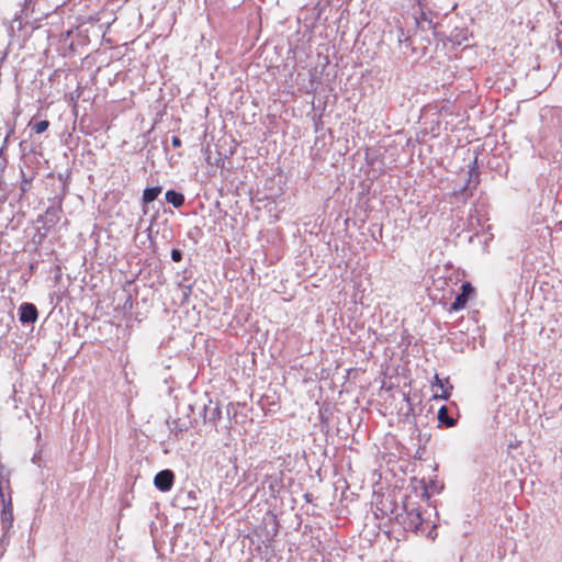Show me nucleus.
Masks as SVG:
<instances>
[{"instance_id": "5", "label": "nucleus", "mask_w": 562, "mask_h": 562, "mask_svg": "<svg viewBox=\"0 0 562 562\" xmlns=\"http://www.w3.org/2000/svg\"><path fill=\"white\" fill-rule=\"evenodd\" d=\"M175 482V474L171 470H162L155 475L154 484L161 492L171 490Z\"/></svg>"}, {"instance_id": "1", "label": "nucleus", "mask_w": 562, "mask_h": 562, "mask_svg": "<svg viewBox=\"0 0 562 562\" xmlns=\"http://www.w3.org/2000/svg\"><path fill=\"white\" fill-rule=\"evenodd\" d=\"M457 285L458 278L456 276H441L434 280L431 291L435 299H438L440 302H446L456 294Z\"/></svg>"}, {"instance_id": "7", "label": "nucleus", "mask_w": 562, "mask_h": 562, "mask_svg": "<svg viewBox=\"0 0 562 562\" xmlns=\"http://www.w3.org/2000/svg\"><path fill=\"white\" fill-rule=\"evenodd\" d=\"M38 317L37 308L32 303H23L19 308V319L23 324L35 323Z\"/></svg>"}, {"instance_id": "14", "label": "nucleus", "mask_w": 562, "mask_h": 562, "mask_svg": "<svg viewBox=\"0 0 562 562\" xmlns=\"http://www.w3.org/2000/svg\"><path fill=\"white\" fill-rule=\"evenodd\" d=\"M31 181L26 179L25 175L23 173V179L21 182V191L26 192L30 189Z\"/></svg>"}, {"instance_id": "16", "label": "nucleus", "mask_w": 562, "mask_h": 562, "mask_svg": "<svg viewBox=\"0 0 562 562\" xmlns=\"http://www.w3.org/2000/svg\"><path fill=\"white\" fill-rule=\"evenodd\" d=\"M220 418H221V409H220L218 407H215V408L212 411V413H211V417H210V419H212V420H214V422H215V420H217V419H220Z\"/></svg>"}, {"instance_id": "15", "label": "nucleus", "mask_w": 562, "mask_h": 562, "mask_svg": "<svg viewBox=\"0 0 562 562\" xmlns=\"http://www.w3.org/2000/svg\"><path fill=\"white\" fill-rule=\"evenodd\" d=\"M171 259H172V261H175V262H179V261H181V259H182V254H181V251H180V250H178V249H172V251H171Z\"/></svg>"}, {"instance_id": "13", "label": "nucleus", "mask_w": 562, "mask_h": 562, "mask_svg": "<svg viewBox=\"0 0 562 562\" xmlns=\"http://www.w3.org/2000/svg\"><path fill=\"white\" fill-rule=\"evenodd\" d=\"M30 125L34 133L42 134L48 128L49 122L46 120H43V121H38L35 123H30Z\"/></svg>"}, {"instance_id": "3", "label": "nucleus", "mask_w": 562, "mask_h": 562, "mask_svg": "<svg viewBox=\"0 0 562 562\" xmlns=\"http://www.w3.org/2000/svg\"><path fill=\"white\" fill-rule=\"evenodd\" d=\"M474 293V288L470 282H464L461 284V293L458 294L449 307V312H458L463 310L467 306L469 297Z\"/></svg>"}, {"instance_id": "20", "label": "nucleus", "mask_w": 562, "mask_h": 562, "mask_svg": "<svg viewBox=\"0 0 562 562\" xmlns=\"http://www.w3.org/2000/svg\"><path fill=\"white\" fill-rule=\"evenodd\" d=\"M36 0H25V5L29 7L31 5L33 2H35Z\"/></svg>"}, {"instance_id": "17", "label": "nucleus", "mask_w": 562, "mask_h": 562, "mask_svg": "<svg viewBox=\"0 0 562 562\" xmlns=\"http://www.w3.org/2000/svg\"><path fill=\"white\" fill-rule=\"evenodd\" d=\"M171 143H172V146H173L175 148L180 147V146H181V144H182L181 139H180L178 136H173V137L171 138Z\"/></svg>"}, {"instance_id": "6", "label": "nucleus", "mask_w": 562, "mask_h": 562, "mask_svg": "<svg viewBox=\"0 0 562 562\" xmlns=\"http://www.w3.org/2000/svg\"><path fill=\"white\" fill-rule=\"evenodd\" d=\"M12 502V490L9 473L0 467V504Z\"/></svg>"}, {"instance_id": "10", "label": "nucleus", "mask_w": 562, "mask_h": 562, "mask_svg": "<svg viewBox=\"0 0 562 562\" xmlns=\"http://www.w3.org/2000/svg\"><path fill=\"white\" fill-rule=\"evenodd\" d=\"M166 201L175 207H181L184 203V195L175 190H169L166 192Z\"/></svg>"}, {"instance_id": "12", "label": "nucleus", "mask_w": 562, "mask_h": 562, "mask_svg": "<svg viewBox=\"0 0 562 562\" xmlns=\"http://www.w3.org/2000/svg\"><path fill=\"white\" fill-rule=\"evenodd\" d=\"M438 420L446 425L447 427H452L456 424V420L449 416V412L447 406H441L438 412Z\"/></svg>"}, {"instance_id": "18", "label": "nucleus", "mask_w": 562, "mask_h": 562, "mask_svg": "<svg viewBox=\"0 0 562 562\" xmlns=\"http://www.w3.org/2000/svg\"><path fill=\"white\" fill-rule=\"evenodd\" d=\"M53 213L56 214V210L48 209L47 212H46V215L50 216Z\"/></svg>"}, {"instance_id": "9", "label": "nucleus", "mask_w": 562, "mask_h": 562, "mask_svg": "<svg viewBox=\"0 0 562 562\" xmlns=\"http://www.w3.org/2000/svg\"><path fill=\"white\" fill-rule=\"evenodd\" d=\"M423 525V518L418 512H409L407 515L406 527L417 532Z\"/></svg>"}, {"instance_id": "11", "label": "nucleus", "mask_w": 562, "mask_h": 562, "mask_svg": "<svg viewBox=\"0 0 562 562\" xmlns=\"http://www.w3.org/2000/svg\"><path fill=\"white\" fill-rule=\"evenodd\" d=\"M161 193V187L147 188L143 192L142 200L145 204L153 202Z\"/></svg>"}, {"instance_id": "4", "label": "nucleus", "mask_w": 562, "mask_h": 562, "mask_svg": "<svg viewBox=\"0 0 562 562\" xmlns=\"http://www.w3.org/2000/svg\"><path fill=\"white\" fill-rule=\"evenodd\" d=\"M434 398L445 400L447 401L450 397L452 385L449 384V381L441 380L437 374L434 378V382L431 383Z\"/></svg>"}, {"instance_id": "19", "label": "nucleus", "mask_w": 562, "mask_h": 562, "mask_svg": "<svg viewBox=\"0 0 562 562\" xmlns=\"http://www.w3.org/2000/svg\"><path fill=\"white\" fill-rule=\"evenodd\" d=\"M7 165L5 159L0 160V168H4Z\"/></svg>"}, {"instance_id": "21", "label": "nucleus", "mask_w": 562, "mask_h": 562, "mask_svg": "<svg viewBox=\"0 0 562 562\" xmlns=\"http://www.w3.org/2000/svg\"><path fill=\"white\" fill-rule=\"evenodd\" d=\"M436 536H437V533H436V532H434V531L429 532V535H428V537H430L431 539H435V538H436Z\"/></svg>"}, {"instance_id": "2", "label": "nucleus", "mask_w": 562, "mask_h": 562, "mask_svg": "<svg viewBox=\"0 0 562 562\" xmlns=\"http://www.w3.org/2000/svg\"><path fill=\"white\" fill-rule=\"evenodd\" d=\"M437 115L438 116V124L443 123L445 128L448 130V125L452 124V121L449 120L450 116L454 114V106L450 103L442 104L439 109L437 105H428L425 109L424 115Z\"/></svg>"}, {"instance_id": "8", "label": "nucleus", "mask_w": 562, "mask_h": 562, "mask_svg": "<svg viewBox=\"0 0 562 562\" xmlns=\"http://www.w3.org/2000/svg\"><path fill=\"white\" fill-rule=\"evenodd\" d=\"M1 520L3 525L11 526L13 521V505L12 502L1 503Z\"/></svg>"}]
</instances>
